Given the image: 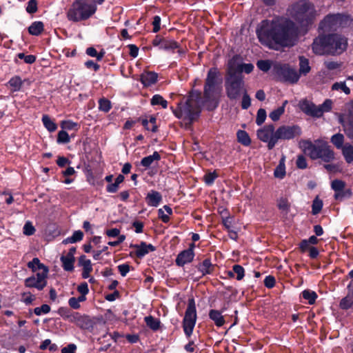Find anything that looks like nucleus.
<instances>
[{
    "label": "nucleus",
    "mask_w": 353,
    "mask_h": 353,
    "mask_svg": "<svg viewBox=\"0 0 353 353\" xmlns=\"http://www.w3.org/2000/svg\"><path fill=\"white\" fill-rule=\"evenodd\" d=\"M219 74L215 68L209 70L204 86L203 101L201 100L200 92L192 91L184 103H179L178 109L172 108L174 114L178 118L186 119L190 122L196 119L200 113L201 105L215 101Z\"/></svg>",
    "instance_id": "obj_1"
},
{
    "label": "nucleus",
    "mask_w": 353,
    "mask_h": 353,
    "mask_svg": "<svg viewBox=\"0 0 353 353\" xmlns=\"http://www.w3.org/2000/svg\"><path fill=\"white\" fill-rule=\"evenodd\" d=\"M256 34L260 42L270 48L278 50L295 44V32L292 23L288 21L264 20Z\"/></svg>",
    "instance_id": "obj_2"
},
{
    "label": "nucleus",
    "mask_w": 353,
    "mask_h": 353,
    "mask_svg": "<svg viewBox=\"0 0 353 353\" xmlns=\"http://www.w3.org/2000/svg\"><path fill=\"white\" fill-rule=\"evenodd\" d=\"M347 42L345 37L339 34L319 37L312 43L314 53L318 55L340 54L347 48Z\"/></svg>",
    "instance_id": "obj_3"
},
{
    "label": "nucleus",
    "mask_w": 353,
    "mask_h": 353,
    "mask_svg": "<svg viewBox=\"0 0 353 353\" xmlns=\"http://www.w3.org/2000/svg\"><path fill=\"white\" fill-rule=\"evenodd\" d=\"M97 11V5L90 0H75L66 12L67 18L72 22L85 21Z\"/></svg>",
    "instance_id": "obj_4"
},
{
    "label": "nucleus",
    "mask_w": 353,
    "mask_h": 353,
    "mask_svg": "<svg viewBox=\"0 0 353 353\" xmlns=\"http://www.w3.org/2000/svg\"><path fill=\"white\" fill-rule=\"evenodd\" d=\"M301 145L305 154L310 156L312 159H321L326 163L334 159V152L326 143L319 142L318 144H314L310 141H303Z\"/></svg>",
    "instance_id": "obj_5"
},
{
    "label": "nucleus",
    "mask_w": 353,
    "mask_h": 353,
    "mask_svg": "<svg viewBox=\"0 0 353 353\" xmlns=\"http://www.w3.org/2000/svg\"><path fill=\"white\" fill-rule=\"evenodd\" d=\"M293 17L301 26L305 27L312 23L315 17L313 5L305 1H301L293 7Z\"/></svg>",
    "instance_id": "obj_6"
},
{
    "label": "nucleus",
    "mask_w": 353,
    "mask_h": 353,
    "mask_svg": "<svg viewBox=\"0 0 353 353\" xmlns=\"http://www.w3.org/2000/svg\"><path fill=\"white\" fill-rule=\"evenodd\" d=\"M196 321V311L194 299L188 301L187 309L183 320V328L185 334L190 337L192 334Z\"/></svg>",
    "instance_id": "obj_7"
},
{
    "label": "nucleus",
    "mask_w": 353,
    "mask_h": 353,
    "mask_svg": "<svg viewBox=\"0 0 353 353\" xmlns=\"http://www.w3.org/2000/svg\"><path fill=\"white\" fill-rule=\"evenodd\" d=\"M225 89L228 97L230 99H238L241 94H243L245 90L244 88V82L241 77L230 75L225 81Z\"/></svg>",
    "instance_id": "obj_8"
},
{
    "label": "nucleus",
    "mask_w": 353,
    "mask_h": 353,
    "mask_svg": "<svg viewBox=\"0 0 353 353\" xmlns=\"http://www.w3.org/2000/svg\"><path fill=\"white\" fill-rule=\"evenodd\" d=\"M348 17L341 14L327 15L320 23V28L324 31L335 29L346 24Z\"/></svg>",
    "instance_id": "obj_9"
},
{
    "label": "nucleus",
    "mask_w": 353,
    "mask_h": 353,
    "mask_svg": "<svg viewBox=\"0 0 353 353\" xmlns=\"http://www.w3.org/2000/svg\"><path fill=\"white\" fill-rule=\"evenodd\" d=\"M257 137L261 141L268 143L269 150L276 144V131L272 124L266 125L257 130Z\"/></svg>",
    "instance_id": "obj_10"
},
{
    "label": "nucleus",
    "mask_w": 353,
    "mask_h": 353,
    "mask_svg": "<svg viewBox=\"0 0 353 353\" xmlns=\"http://www.w3.org/2000/svg\"><path fill=\"white\" fill-rule=\"evenodd\" d=\"M276 143L279 139L290 140L299 137L301 130L298 125H282L277 128Z\"/></svg>",
    "instance_id": "obj_11"
},
{
    "label": "nucleus",
    "mask_w": 353,
    "mask_h": 353,
    "mask_svg": "<svg viewBox=\"0 0 353 353\" xmlns=\"http://www.w3.org/2000/svg\"><path fill=\"white\" fill-rule=\"evenodd\" d=\"M331 188L334 191V199L336 200L348 197L352 194L351 190L346 188V183L342 180H333L331 183Z\"/></svg>",
    "instance_id": "obj_12"
},
{
    "label": "nucleus",
    "mask_w": 353,
    "mask_h": 353,
    "mask_svg": "<svg viewBox=\"0 0 353 353\" xmlns=\"http://www.w3.org/2000/svg\"><path fill=\"white\" fill-rule=\"evenodd\" d=\"M279 75L283 81L291 83H296L300 78L299 72L295 69L291 68L287 65L281 66L279 70Z\"/></svg>",
    "instance_id": "obj_13"
},
{
    "label": "nucleus",
    "mask_w": 353,
    "mask_h": 353,
    "mask_svg": "<svg viewBox=\"0 0 353 353\" xmlns=\"http://www.w3.org/2000/svg\"><path fill=\"white\" fill-rule=\"evenodd\" d=\"M300 108L307 115L315 117H321L322 116V111L320 110L319 105L316 106L307 100L300 102Z\"/></svg>",
    "instance_id": "obj_14"
},
{
    "label": "nucleus",
    "mask_w": 353,
    "mask_h": 353,
    "mask_svg": "<svg viewBox=\"0 0 353 353\" xmlns=\"http://www.w3.org/2000/svg\"><path fill=\"white\" fill-rule=\"evenodd\" d=\"M130 248H134V254L138 258H142L150 252L155 250V248L152 244H147L145 242H141L140 244H131Z\"/></svg>",
    "instance_id": "obj_15"
},
{
    "label": "nucleus",
    "mask_w": 353,
    "mask_h": 353,
    "mask_svg": "<svg viewBox=\"0 0 353 353\" xmlns=\"http://www.w3.org/2000/svg\"><path fill=\"white\" fill-rule=\"evenodd\" d=\"M194 256V251L192 249H187L181 252L176 259V263L179 266H183L185 264L190 263Z\"/></svg>",
    "instance_id": "obj_16"
},
{
    "label": "nucleus",
    "mask_w": 353,
    "mask_h": 353,
    "mask_svg": "<svg viewBox=\"0 0 353 353\" xmlns=\"http://www.w3.org/2000/svg\"><path fill=\"white\" fill-rule=\"evenodd\" d=\"M157 74L153 72H145L141 75V82L144 86H150L157 81Z\"/></svg>",
    "instance_id": "obj_17"
},
{
    "label": "nucleus",
    "mask_w": 353,
    "mask_h": 353,
    "mask_svg": "<svg viewBox=\"0 0 353 353\" xmlns=\"http://www.w3.org/2000/svg\"><path fill=\"white\" fill-rule=\"evenodd\" d=\"M79 264L83 267L82 277L88 279L90 273L92 271V266L90 260L86 259L85 256L83 255L79 258Z\"/></svg>",
    "instance_id": "obj_18"
},
{
    "label": "nucleus",
    "mask_w": 353,
    "mask_h": 353,
    "mask_svg": "<svg viewBox=\"0 0 353 353\" xmlns=\"http://www.w3.org/2000/svg\"><path fill=\"white\" fill-rule=\"evenodd\" d=\"M162 200V196L159 192L151 190L146 196L148 205L157 207Z\"/></svg>",
    "instance_id": "obj_19"
},
{
    "label": "nucleus",
    "mask_w": 353,
    "mask_h": 353,
    "mask_svg": "<svg viewBox=\"0 0 353 353\" xmlns=\"http://www.w3.org/2000/svg\"><path fill=\"white\" fill-rule=\"evenodd\" d=\"M209 317L217 327L223 326L225 322L221 312L216 310H211L209 312Z\"/></svg>",
    "instance_id": "obj_20"
},
{
    "label": "nucleus",
    "mask_w": 353,
    "mask_h": 353,
    "mask_svg": "<svg viewBox=\"0 0 353 353\" xmlns=\"http://www.w3.org/2000/svg\"><path fill=\"white\" fill-rule=\"evenodd\" d=\"M285 157L283 156L280 161L279 165L274 170V175L276 178L283 179L285 176Z\"/></svg>",
    "instance_id": "obj_21"
},
{
    "label": "nucleus",
    "mask_w": 353,
    "mask_h": 353,
    "mask_svg": "<svg viewBox=\"0 0 353 353\" xmlns=\"http://www.w3.org/2000/svg\"><path fill=\"white\" fill-rule=\"evenodd\" d=\"M179 44L172 39L165 38L161 43V46L159 49L164 50L166 51H173L175 49H179Z\"/></svg>",
    "instance_id": "obj_22"
},
{
    "label": "nucleus",
    "mask_w": 353,
    "mask_h": 353,
    "mask_svg": "<svg viewBox=\"0 0 353 353\" xmlns=\"http://www.w3.org/2000/svg\"><path fill=\"white\" fill-rule=\"evenodd\" d=\"M41 272H38L36 276L37 281L40 283L39 285V290H41L46 285L47 281L46 278L48 272V268H45L44 269L41 270Z\"/></svg>",
    "instance_id": "obj_23"
},
{
    "label": "nucleus",
    "mask_w": 353,
    "mask_h": 353,
    "mask_svg": "<svg viewBox=\"0 0 353 353\" xmlns=\"http://www.w3.org/2000/svg\"><path fill=\"white\" fill-rule=\"evenodd\" d=\"M161 159L160 154L157 152H154L152 155L145 157L141 159V165L145 168L150 167L154 161H159Z\"/></svg>",
    "instance_id": "obj_24"
},
{
    "label": "nucleus",
    "mask_w": 353,
    "mask_h": 353,
    "mask_svg": "<svg viewBox=\"0 0 353 353\" xmlns=\"http://www.w3.org/2000/svg\"><path fill=\"white\" fill-rule=\"evenodd\" d=\"M172 214V210L168 205H164L163 208L158 210L159 218L164 223H168L170 220V215Z\"/></svg>",
    "instance_id": "obj_25"
},
{
    "label": "nucleus",
    "mask_w": 353,
    "mask_h": 353,
    "mask_svg": "<svg viewBox=\"0 0 353 353\" xmlns=\"http://www.w3.org/2000/svg\"><path fill=\"white\" fill-rule=\"evenodd\" d=\"M199 270L203 275L211 274L214 270V265L210 259H205L199 266Z\"/></svg>",
    "instance_id": "obj_26"
},
{
    "label": "nucleus",
    "mask_w": 353,
    "mask_h": 353,
    "mask_svg": "<svg viewBox=\"0 0 353 353\" xmlns=\"http://www.w3.org/2000/svg\"><path fill=\"white\" fill-rule=\"evenodd\" d=\"M145 322L148 327L153 331H157L160 328L161 322L158 319L152 316H148L144 318Z\"/></svg>",
    "instance_id": "obj_27"
},
{
    "label": "nucleus",
    "mask_w": 353,
    "mask_h": 353,
    "mask_svg": "<svg viewBox=\"0 0 353 353\" xmlns=\"http://www.w3.org/2000/svg\"><path fill=\"white\" fill-rule=\"evenodd\" d=\"M343 155L347 163L353 161V146L349 143H346L341 148Z\"/></svg>",
    "instance_id": "obj_28"
},
{
    "label": "nucleus",
    "mask_w": 353,
    "mask_h": 353,
    "mask_svg": "<svg viewBox=\"0 0 353 353\" xmlns=\"http://www.w3.org/2000/svg\"><path fill=\"white\" fill-rule=\"evenodd\" d=\"M43 23L41 21H35L28 28L29 33L32 35H39L43 32Z\"/></svg>",
    "instance_id": "obj_29"
},
{
    "label": "nucleus",
    "mask_w": 353,
    "mask_h": 353,
    "mask_svg": "<svg viewBox=\"0 0 353 353\" xmlns=\"http://www.w3.org/2000/svg\"><path fill=\"white\" fill-rule=\"evenodd\" d=\"M341 121L343 123L346 135L353 139V117L350 116L347 121H343L342 119Z\"/></svg>",
    "instance_id": "obj_30"
},
{
    "label": "nucleus",
    "mask_w": 353,
    "mask_h": 353,
    "mask_svg": "<svg viewBox=\"0 0 353 353\" xmlns=\"http://www.w3.org/2000/svg\"><path fill=\"white\" fill-rule=\"evenodd\" d=\"M63 268L65 271H72L74 269V257H70L66 255L61 257Z\"/></svg>",
    "instance_id": "obj_31"
},
{
    "label": "nucleus",
    "mask_w": 353,
    "mask_h": 353,
    "mask_svg": "<svg viewBox=\"0 0 353 353\" xmlns=\"http://www.w3.org/2000/svg\"><path fill=\"white\" fill-rule=\"evenodd\" d=\"M310 71L309 61L304 57H299V74H307Z\"/></svg>",
    "instance_id": "obj_32"
},
{
    "label": "nucleus",
    "mask_w": 353,
    "mask_h": 353,
    "mask_svg": "<svg viewBox=\"0 0 353 353\" xmlns=\"http://www.w3.org/2000/svg\"><path fill=\"white\" fill-rule=\"evenodd\" d=\"M288 103V101H285L281 107L277 108L270 113V118L274 121H278L280 117L284 113L285 105Z\"/></svg>",
    "instance_id": "obj_33"
},
{
    "label": "nucleus",
    "mask_w": 353,
    "mask_h": 353,
    "mask_svg": "<svg viewBox=\"0 0 353 353\" xmlns=\"http://www.w3.org/2000/svg\"><path fill=\"white\" fill-rule=\"evenodd\" d=\"M8 83L12 88V90L16 92L21 89L22 80L19 76H14L10 79Z\"/></svg>",
    "instance_id": "obj_34"
},
{
    "label": "nucleus",
    "mask_w": 353,
    "mask_h": 353,
    "mask_svg": "<svg viewBox=\"0 0 353 353\" xmlns=\"http://www.w3.org/2000/svg\"><path fill=\"white\" fill-rule=\"evenodd\" d=\"M236 135L238 141L243 145L248 146L251 143V139L245 131L240 130L237 132Z\"/></svg>",
    "instance_id": "obj_35"
},
{
    "label": "nucleus",
    "mask_w": 353,
    "mask_h": 353,
    "mask_svg": "<svg viewBox=\"0 0 353 353\" xmlns=\"http://www.w3.org/2000/svg\"><path fill=\"white\" fill-rule=\"evenodd\" d=\"M42 121L44 126L48 129L50 132H54L57 130L56 123L50 118V117L47 114H45L42 117Z\"/></svg>",
    "instance_id": "obj_36"
},
{
    "label": "nucleus",
    "mask_w": 353,
    "mask_h": 353,
    "mask_svg": "<svg viewBox=\"0 0 353 353\" xmlns=\"http://www.w3.org/2000/svg\"><path fill=\"white\" fill-rule=\"evenodd\" d=\"M353 305V296L347 294L346 296L343 298L339 303V306L343 310H347Z\"/></svg>",
    "instance_id": "obj_37"
},
{
    "label": "nucleus",
    "mask_w": 353,
    "mask_h": 353,
    "mask_svg": "<svg viewBox=\"0 0 353 353\" xmlns=\"http://www.w3.org/2000/svg\"><path fill=\"white\" fill-rule=\"evenodd\" d=\"M150 103L152 105H160L163 108L168 107V101L160 94H154L151 99Z\"/></svg>",
    "instance_id": "obj_38"
},
{
    "label": "nucleus",
    "mask_w": 353,
    "mask_h": 353,
    "mask_svg": "<svg viewBox=\"0 0 353 353\" xmlns=\"http://www.w3.org/2000/svg\"><path fill=\"white\" fill-rule=\"evenodd\" d=\"M83 236V232L80 230H77V231H75L71 236L63 240V243H76L77 241H80L81 240H82Z\"/></svg>",
    "instance_id": "obj_39"
},
{
    "label": "nucleus",
    "mask_w": 353,
    "mask_h": 353,
    "mask_svg": "<svg viewBox=\"0 0 353 353\" xmlns=\"http://www.w3.org/2000/svg\"><path fill=\"white\" fill-rule=\"evenodd\" d=\"M302 296L304 299L307 300L309 304L314 303L317 294L315 292L310 290H305L302 292Z\"/></svg>",
    "instance_id": "obj_40"
},
{
    "label": "nucleus",
    "mask_w": 353,
    "mask_h": 353,
    "mask_svg": "<svg viewBox=\"0 0 353 353\" xmlns=\"http://www.w3.org/2000/svg\"><path fill=\"white\" fill-rule=\"evenodd\" d=\"M244 269L240 265H234L232 267V272H229V275L231 276H234V274H236V279L240 281L244 276Z\"/></svg>",
    "instance_id": "obj_41"
},
{
    "label": "nucleus",
    "mask_w": 353,
    "mask_h": 353,
    "mask_svg": "<svg viewBox=\"0 0 353 353\" xmlns=\"http://www.w3.org/2000/svg\"><path fill=\"white\" fill-rule=\"evenodd\" d=\"M28 267L30 268L33 272L47 268L40 262L38 258H34L31 261H30L28 263Z\"/></svg>",
    "instance_id": "obj_42"
},
{
    "label": "nucleus",
    "mask_w": 353,
    "mask_h": 353,
    "mask_svg": "<svg viewBox=\"0 0 353 353\" xmlns=\"http://www.w3.org/2000/svg\"><path fill=\"white\" fill-rule=\"evenodd\" d=\"M331 142L338 148L341 149L343 145L344 137L342 134L337 133L334 134L331 138Z\"/></svg>",
    "instance_id": "obj_43"
},
{
    "label": "nucleus",
    "mask_w": 353,
    "mask_h": 353,
    "mask_svg": "<svg viewBox=\"0 0 353 353\" xmlns=\"http://www.w3.org/2000/svg\"><path fill=\"white\" fill-rule=\"evenodd\" d=\"M332 90H341L345 94H350V89L346 85L345 82H336L332 85Z\"/></svg>",
    "instance_id": "obj_44"
},
{
    "label": "nucleus",
    "mask_w": 353,
    "mask_h": 353,
    "mask_svg": "<svg viewBox=\"0 0 353 353\" xmlns=\"http://www.w3.org/2000/svg\"><path fill=\"white\" fill-rule=\"evenodd\" d=\"M59 313L65 319L70 322L76 321L78 314H71L68 310L61 308L59 310Z\"/></svg>",
    "instance_id": "obj_45"
},
{
    "label": "nucleus",
    "mask_w": 353,
    "mask_h": 353,
    "mask_svg": "<svg viewBox=\"0 0 353 353\" xmlns=\"http://www.w3.org/2000/svg\"><path fill=\"white\" fill-rule=\"evenodd\" d=\"M112 105L110 101L105 98H102L99 101V109L104 112H108L111 109Z\"/></svg>",
    "instance_id": "obj_46"
},
{
    "label": "nucleus",
    "mask_w": 353,
    "mask_h": 353,
    "mask_svg": "<svg viewBox=\"0 0 353 353\" xmlns=\"http://www.w3.org/2000/svg\"><path fill=\"white\" fill-rule=\"evenodd\" d=\"M277 206L280 210L288 212L290 210V203L287 198L281 197L277 201Z\"/></svg>",
    "instance_id": "obj_47"
},
{
    "label": "nucleus",
    "mask_w": 353,
    "mask_h": 353,
    "mask_svg": "<svg viewBox=\"0 0 353 353\" xmlns=\"http://www.w3.org/2000/svg\"><path fill=\"white\" fill-rule=\"evenodd\" d=\"M322 207H323V201L320 199H319L318 196H316L314 199L313 203H312V214L314 215L319 214L321 212Z\"/></svg>",
    "instance_id": "obj_48"
},
{
    "label": "nucleus",
    "mask_w": 353,
    "mask_h": 353,
    "mask_svg": "<svg viewBox=\"0 0 353 353\" xmlns=\"http://www.w3.org/2000/svg\"><path fill=\"white\" fill-rule=\"evenodd\" d=\"M257 67L263 72H268L272 65V63L269 60H260L256 63Z\"/></svg>",
    "instance_id": "obj_49"
},
{
    "label": "nucleus",
    "mask_w": 353,
    "mask_h": 353,
    "mask_svg": "<svg viewBox=\"0 0 353 353\" xmlns=\"http://www.w3.org/2000/svg\"><path fill=\"white\" fill-rule=\"evenodd\" d=\"M57 142L59 143H67L70 142L68 134L64 130L59 131L57 135Z\"/></svg>",
    "instance_id": "obj_50"
},
{
    "label": "nucleus",
    "mask_w": 353,
    "mask_h": 353,
    "mask_svg": "<svg viewBox=\"0 0 353 353\" xmlns=\"http://www.w3.org/2000/svg\"><path fill=\"white\" fill-rule=\"evenodd\" d=\"M39 283L37 281L36 277L34 276L27 278L25 280V285L28 288H35L39 290Z\"/></svg>",
    "instance_id": "obj_51"
},
{
    "label": "nucleus",
    "mask_w": 353,
    "mask_h": 353,
    "mask_svg": "<svg viewBox=\"0 0 353 353\" xmlns=\"http://www.w3.org/2000/svg\"><path fill=\"white\" fill-rule=\"evenodd\" d=\"M50 311V307L47 304H43L41 307H35L34 312L36 315L40 316L43 314H48Z\"/></svg>",
    "instance_id": "obj_52"
},
{
    "label": "nucleus",
    "mask_w": 353,
    "mask_h": 353,
    "mask_svg": "<svg viewBox=\"0 0 353 353\" xmlns=\"http://www.w3.org/2000/svg\"><path fill=\"white\" fill-rule=\"evenodd\" d=\"M217 176L216 172H208L203 176L204 181L207 185H212Z\"/></svg>",
    "instance_id": "obj_53"
},
{
    "label": "nucleus",
    "mask_w": 353,
    "mask_h": 353,
    "mask_svg": "<svg viewBox=\"0 0 353 353\" xmlns=\"http://www.w3.org/2000/svg\"><path fill=\"white\" fill-rule=\"evenodd\" d=\"M266 118V112L264 109H259L257 112L256 123L257 125H261L265 121Z\"/></svg>",
    "instance_id": "obj_54"
},
{
    "label": "nucleus",
    "mask_w": 353,
    "mask_h": 353,
    "mask_svg": "<svg viewBox=\"0 0 353 353\" xmlns=\"http://www.w3.org/2000/svg\"><path fill=\"white\" fill-rule=\"evenodd\" d=\"M26 11L30 14L35 13L37 11V2L36 0H30L28 2Z\"/></svg>",
    "instance_id": "obj_55"
},
{
    "label": "nucleus",
    "mask_w": 353,
    "mask_h": 353,
    "mask_svg": "<svg viewBox=\"0 0 353 353\" xmlns=\"http://www.w3.org/2000/svg\"><path fill=\"white\" fill-rule=\"evenodd\" d=\"M254 69V65L252 63H242L239 65L238 71L245 72L247 74L250 73Z\"/></svg>",
    "instance_id": "obj_56"
},
{
    "label": "nucleus",
    "mask_w": 353,
    "mask_h": 353,
    "mask_svg": "<svg viewBox=\"0 0 353 353\" xmlns=\"http://www.w3.org/2000/svg\"><path fill=\"white\" fill-rule=\"evenodd\" d=\"M35 232V229L32 225V223L30 221H27L23 226V233L26 235L30 236L32 235Z\"/></svg>",
    "instance_id": "obj_57"
},
{
    "label": "nucleus",
    "mask_w": 353,
    "mask_h": 353,
    "mask_svg": "<svg viewBox=\"0 0 353 353\" xmlns=\"http://www.w3.org/2000/svg\"><path fill=\"white\" fill-rule=\"evenodd\" d=\"M332 101L330 99H326L323 103L319 105L320 110L322 111V115L324 112H329L332 109Z\"/></svg>",
    "instance_id": "obj_58"
},
{
    "label": "nucleus",
    "mask_w": 353,
    "mask_h": 353,
    "mask_svg": "<svg viewBox=\"0 0 353 353\" xmlns=\"http://www.w3.org/2000/svg\"><path fill=\"white\" fill-rule=\"evenodd\" d=\"M251 104V99L246 91L243 93V99L241 102V107L243 109H248Z\"/></svg>",
    "instance_id": "obj_59"
},
{
    "label": "nucleus",
    "mask_w": 353,
    "mask_h": 353,
    "mask_svg": "<svg viewBox=\"0 0 353 353\" xmlns=\"http://www.w3.org/2000/svg\"><path fill=\"white\" fill-rule=\"evenodd\" d=\"M17 56L19 59H23L26 63H33L36 60L35 56L32 54L25 55L23 53H19Z\"/></svg>",
    "instance_id": "obj_60"
},
{
    "label": "nucleus",
    "mask_w": 353,
    "mask_h": 353,
    "mask_svg": "<svg viewBox=\"0 0 353 353\" xmlns=\"http://www.w3.org/2000/svg\"><path fill=\"white\" fill-rule=\"evenodd\" d=\"M296 164L300 169H305L307 165L306 159L303 155L298 156Z\"/></svg>",
    "instance_id": "obj_61"
},
{
    "label": "nucleus",
    "mask_w": 353,
    "mask_h": 353,
    "mask_svg": "<svg viewBox=\"0 0 353 353\" xmlns=\"http://www.w3.org/2000/svg\"><path fill=\"white\" fill-rule=\"evenodd\" d=\"M264 285L268 288H272L275 285V279L272 276H268L264 280Z\"/></svg>",
    "instance_id": "obj_62"
},
{
    "label": "nucleus",
    "mask_w": 353,
    "mask_h": 353,
    "mask_svg": "<svg viewBox=\"0 0 353 353\" xmlns=\"http://www.w3.org/2000/svg\"><path fill=\"white\" fill-rule=\"evenodd\" d=\"M77 290L81 294L86 295L89 292L88 285L87 283L84 282V283H81L78 286Z\"/></svg>",
    "instance_id": "obj_63"
},
{
    "label": "nucleus",
    "mask_w": 353,
    "mask_h": 353,
    "mask_svg": "<svg viewBox=\"0 0 353 353\" xmlns=\"http://www.w3.org/2000/svg\"><path fill=\"white\" fill-rule=\"evenodd\" d=\"M77 346L74 344H69L61 350V353H75Z\"/></svg>",
    "instance_id": "obj_64"
}]
</instances>
